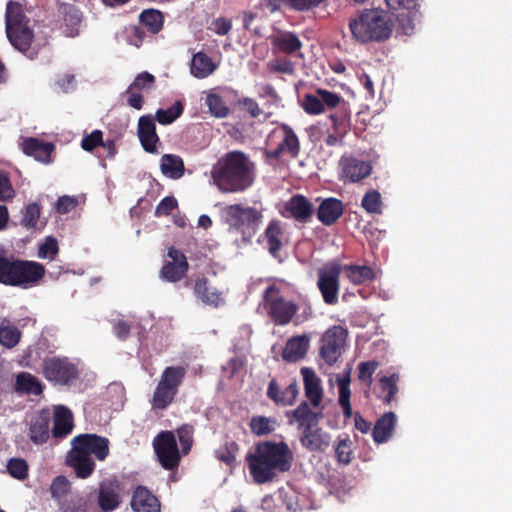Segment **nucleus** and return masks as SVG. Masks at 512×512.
Segmentation results:
<instances>
[{"instance_id": "c85d7f7f", "label": "nucleus", "mask_w": 512, "mask_h": 512, "mask_svg": "<svg viewBox=\"0 0 512 512\" xmlns=\"http://www.w3.org/2000/svg\"><path fill=\"white\" fill-rule=\"evenodd\" d=\"M22 150L26 155L34 157L37 161L49 164L55 145L51 142L30 137L23 141Z\"/></svg>"}, {"instance_id": "9d476101", "label": "nucleus", "mask_w": 512, "mask_h": 512, "mask_svg": "<svg viewBox=\"0 0 512 512\" xmlns=\"http://www.w3.org/2000/svg\"><path fill=\"white\" fill-rule=\"evenodd\" d=\"M348 103L339 94L318 88L314 94H306L302 100V108L309 115H319L326 110H334L344 104Z\"/></svg>"}, {"instance_id": "ddd939ff", "label": "nucleus", "mask_w": 512, "mask_h": 512, "mask_svg": "<svg viewBox=\"0 0 512 512\" xmlns=\"http://www.w3.org/2000/svg\"><path fill=\"white\" fill-rule=\"evenodd\" d=\"M109 444L108 438L92 433L79 434L71 441V446L90 457L93 455L98 461H104L109 455Z\"/></svg>"}, {"instance_id": "aec40b11", "label": "nucleus", "mask_w": 512, "mask_h": 512, "mask_svg": "<svg viewBox=\"0 0 512 512\" xmlns=\"http://www.w3.org/2000/svg\"><path fill=\"white\" fill-rule=\"evenodd\" d=\"M155 83L156 79L151 73L147 71L139 73L125 92L127 104L136 110L142 109L144 99L140 92L151 91L155 87Z\"/></svg>"}, {"instance_id": "052dcab7", "label": "nucleus", "mask_w": 512, "mask_h": 512, "mask_svg": "<svg viewBox=\"0 0 512 512\" xmlns=\"http://www.w3.org/2000/svg\"><path fill=\"white\" fill-rule=\"evenodd\" d=\"M71 483L70 481L63 475L57 476L53 479L50 486V493L52 498L60 499L63 496L67 495L70 491Z\"/></svg>"}, {"instance_id": "49530a36", "label": "nucleus", "mask_w": 512, "mask_h": 512, "mask_svg": "<svg viewBox=\"0 0 512 512\" xmlns=\"http://www.w3.org/2000/svg\"><path fill=\"white\" fill-rule=\"evenodd\" d=\"M240 447L234 440H227L215 450V457L226 466L234 468L237 464V455Z\"/></svg>"}, {"instance_id": "6e6552de", "label": "nucleus", "mask_w": 512, "mask_h": 512, "mask_svg": "<svg viewBox=\"0 0 512 512\" xmlns=\"http://www.w3.org/2000/svg\"><path fill=\"white\" fill-rule=\"evenodd\" d=\"M42 375L50 382L69 385L79 376V370L67 357H49L42 363Z\"/></svg>"}, {"instance_id": "a211bd4d", "label": "nucleus", "mask_w": 512, "mask_h": 512, "mask_svg": "<svg viewBox=\"0 0 512 512\" xmlns=\"http://www.w3.org/2000/svg\"><path fill=\"white\" fill-rule=\"evenodd\" d=\"M339 167L341 169L340 179L344 183L360 182L368 177L372 171L370 162L346 155L340 158Z\"/></svg>"}, {"instance_id": "37998d69", "label": "nucleus", "mask_w": 512, "mask_h": 512, "mask_svg": "<svg viewBox=\"0 0 512 512\" xmlns=\"http://www.w3.org/2000/svg\"><path fill=\"white\" fill-rule=\"evenodd\" d=\"M161 172L171 178L179 179L183 176L185 167L180 156L174 154H165L161 158Z\"/></svg>"}, {"instance_id": "e433bc0d", "label": "nucleus", "mask_w": 512, "mask_h": 512, "mask_svg": "<svg viewBox=\"0 0 512 512\" xmlns=\"http://www.w3.org/2000/svg\"><path fill=\"white\" fill-rule=\"evenodd\" d=\"M230 94L227 89H221L219 92L210 91L206 96V105L209 112L216 118H225L230 114L226 98Z\"/></svg>"}, {"instance_id": "a19ab883", "label": "nucleus", "mask_w": 512, "mask_h": 512, "mask_svg": "<svg viewBox=\"0 0 512 512\" xmlns=\"http://www.w3.org/2000/svg\"><path fill=\"white\" fill-rule=\"evenodd\" d=\"M217 66L213 63L212 59L203 52H198L193 55L191 60L190 71L191 74L199 79H203L211 75Z\"/></svg>"}, {"instance_id": "864d4df0", "label": "nucleus", "mask_w": 512, "mask_h": 512, "mask_svg": "<svg viewBox=\"0 0 512 512\" xmlns=\"http://www.w3.org/2000/svg\"><path fill=\"white\" fill-rule=\"evenodd\" d=\"M177 437L180 442L183 455H187L194 443V427L190 424H183L177 430Z\"/></svg>"}, {"instance_id": "f8f14e48", "label": "nucleus", "mask_w": 512, "mask_h": 512, "mask_svg": "<svg viewBox=\"0 0 512 512\" xmlns=\"http://www.w3.org/2000/svg\"><path fill=\"white\" fill-rule=\"evenodd\" d=\"M342 266L332 263L318 271L317 287L327 305L338 303Z\"/></svg>"}, {"instance_id": "c03bdc74", "label": "nucleus", "mask_w": 512, "mask_h": 512, "mask_svg": "<svg viewBox=\"0 0 512 512\" xmlns=\"http://www.w3.org/2000/svg\"><path fill=\"white\" fill-rule=\"evenodd\" d=\"M328 118L332 122V129L341 134H347L350 128L351 112L349 103H346L330 113Z\"/></svg>"}, {"instance_id": "dca6fc26", "label": "nucleus", "mask_w": 512, "mask_h": 512, "mask_svg": "<svg viewBox=\"0 0 512 512\" xmlns=\"http://www.w3.org/2000/svg\"><path fill=\"white\" fill-rule=\"evenodd\" d=\"M122 485L117 477L99 483L97 504L102 512H112L121 504Z\"/></svg>"}, {"instance_id": "1a4fd4ad", "label": "nucleus", "mask_w": 512, "mask_h": 512, "mask_svg": "<svg viewBox=\"0 0 512 512\" xmlns=\"http://www.w3.org/2000/svg\"><path fill=\"white\" fill-rule=\"evenodd\" d=\"M157 459L165 470H174L179 466L181 455L172 431L159 432L153 439Z\"/></svg>"}, {"instance_id": "c9c22d12", "label": "nucleus", "mask_w": 512, "mask_h": 512, "mask_svg": "<svg viewBox=\"0 0 512 512\" xmlns=\"http://www.w3.org/2000/svg\"><path fill=\"white\" fill-rule=\"evenodd\" d=\"M396 415L394 412L384 413L375 423L372 436L376 443L387 442L396 426Z\"/></svg>"}, {"instance_id": "a878e982", "label": "nucleus", "mask_w": 512, "mask_h": 512, "mask_svg": "<svg viewBox=\"0 0 512 512\" xmlns=\"http://www.w3.org/2000/svg\"><path fill=\"white\" fill-rule=\"evenodd\" d=\"M300 443L310 452H324L330 447L331 435L318 425L301 433Z\"/></svg>"}, {"instance_id": "c756f323", "label": "nucleus", "mask_w": 512, "mask_h": 512, "mask_svg": "<svg viewBox=\"0 0 512 512\" xmlns=\"http://www.w3.org/2000/svg\"><path fill=\"white\" fill-rule=\"evenodd\" d=\"M301 374L303 376L305 396L310 401L312 407L318 408L323 398L321 381L311 368L303 367Z\"/></svg>"}, {"instance_id": "5fc2aeb1", "label": "nucleus", "mask_w": 512, "mask_h": 512, "mask_svg": "<svg viewBox=\"0 0 512 512\" xmlns=\"http://www.w3.org/2000/svg\"><path fill=\"white\" fill-rule=\"evenodd\" d=\"M28 463L23 458H11L7 463L8 473L17 480H24L28 477Z\"/></svg>"}, {"instance_id": "69168bd1", "label": "nucleus", "mask_w": 512, "mask_h": 512, "mask_svg": "<svg viewBox=\"0 0 512 512\" xmlns=\"http://www.w3.org/2000/svg\"><path fill=\"white\" fill-rule=\"evenodd\" d=\"M103 144V133L101 130H93L85 135L81 140V147L87 152H92L95 148Z\"/></svg>"}, {"instance_id": "4c0bfd02", "label": "nucleus", "mask_w": 512, "mask_h": 512, "mask_svg": "<svg viewBox=\"0 0 512 512\" xmlns=\"http://www.w3.org/2000/svg\"><path fill=\"white\" fill-rule=\"evenodd\" d=\"M283 229L279 220H271L265 229L264 236L267 240V248L273 257H277L282 249Z\"/></svg>"}, {"instance_id": "393cba45", "label": "nucleus", "mask_w": 512, "mask_h": 512, "mask_svg": "<svg viewBox=\"0 0 512 512\" xmlns=\"http://www.w3.org/2000/svg\"><path fill=\"white\" fill-rule=\"evenodd\" d=\"M137 135L143 149L151 154L157 153L159 136L156 132L155 119L152 115H143L138 119Z\"/></svg>"}, {"instance_id": "603ef678", "label": "nucleus", "mask_w": 512, "mask_h": 512, "mask_svg": "<svg viewBox=\"0 0 512 512\" xmlns=\"http://www.w3.org/2000/svg\"><path fill=\"white\" fill-rule=\"evenodd\" d=\"M16 259L0 255V283L14 286Z\"/></svg>"}, {"instance_id": "774afa93", "label": "nucleus", "mask_w": 512, "mask_h": 512, "mask_svg": "<svg viewBox=\"0 0 512 512\" xmlns=\"http://www.w3.org/2000/svg\"><path fill=\"white\" fill-rule=\"evenodd\" d=\"M178 206V202L174 196H166L164 197L156 207L155 215L157 217L163 215H169L171 212L176 209Z\"/></svg>"}, {"instance_id": "680f3d73", "label": "nucleus", "mask_w": 512, "mask_h": 512, "mask_svg": "<svg viewBox=\"0 0 512 512\" xmlns=\"http://www.w3.org/2000/svg\"><path fill=\"white\" fill-rule=\"evenodd\" d=\"M361 205L368 213H381L380 193L376 190L367 192L362 198Z\"/></svg>"}, {"instance_id": "0e129e2a", "label": "nucleus", "mask_w": 512, "mask_h": 512, "mask_svg": "<svg viewBox=\"0 0 512 512\" xmlns=\"http://www.w3.org/2000/svg\"><path fill=\"white\" fill-rule=\"evenodd\" d=\"M59 247L56 238L52 236L46 237L44 243L39 247L38 256L40 258H49L53 260L58 254Z\"/></svg>"}, {"instance_id": "13d9d810", "label": "nucleus", "mask_w": 512, "mask_h": 512, "mask_svg": "<svg viewBox=\"0 0 512 512\" xmlns=\"http://www.w3.org/2000/svg\"><path fill=\"white\" fill-rule=\"evenodd\" d=\"M63 512H88L87 500L79 495H71L61 505Z\"/></svg>"}, {"instance_id": "20e7f679", "label": "nucleus", "mask_w": 512, "mask_h": 512, "mask_svg": "<svg viewBox=\"0 0 512 512\" xmlns=\"http://www.w3.org/2000/svg\"><path fill=\"white\" fill-rule=\"evenodd\" d=\"M353 38L359 43L383 42L392 34L386 16L378 10L365 9L349 22Z\"/></svg>"}, {"instance_id": "4d7b16f0", "label": "nucleus", "mask_w": 512, "mask_h": 512, "mask_svg": "<svg viewBox=\"0 0 512 512\" xmlns=\"http://www.w3.org/2000/svg\"><path fill=\"white\" fill-rule=\"evenodd\" d=\"M379 362L375 360L361 362L358 365V379L366 383L368 387L373 382V374L376 372Z\"/></svg>"}, {"instance_id": "72a5a7b5", "label": "nucleus", "mask_w": 512, "mask_h": 512, "mask_svg": "<svg viewBox=\"0 0 512 512\" xmlns=\"http://www.w3.org/2000/svg\"><path fill=\"white\" fill-rule=\"evenodd\" d=\"M59 14L62 16L64 34L67 37H75L79 34V26L82 21L80 10L72 4L62 3L59 6Z\"/></svg>"}, {"instance_id": "79ce46f5", "label": "nucleus", "mask_w": 512, "mask_h": 512, "mask_svg": "<svg viewBox=\"0 0 512 512\" xmlns=\"http://www.w3.org/2000/svg\"><path fill=\"white\" fill-rule=\"evenodd\" d=\"M346 277L355 285H363L371 282L375 278L373 269L366 265H344Z\"/></svg>"}, {"instance_id": "cd10ccee", "label": "nucleus", "mask_w": 512, "mask_h": 512, "mask_svg": "<svg viewBox=\"0 0 512 512\" xmlns=\"http://www.w3.org/2000/svg\"><path fill=\"white\" fill-rule=\"evenodd\" d=\"M131 506L135 512H161V504L156 496L145 486H137Z\"/></svg>"}, {"instance_id": "f704fd0d", "label": "nucleus", "mask_w": 512, "mask_h": 512, "mask_svg": "<svg viewBox=\"0 0 512 512\" xmlns=\"http://www.w3.org/2000/svg\"><path fill=\"white\" fill-rule=\"evenodd\" d=\"M309 337L307 335L294 336L290 338L283 350L282 357L288 362H296L306 355L309 348Z\"/></svg>"}, {"instance_id": "3c124183", "label": "nucleus", "mask_w": 512, "mask_h": 512, "mask_svg": "<svg viewBox=\"0 0 512 512\" xmlns=\"http://www.w3.org/2000/svg\"><path fill=\"white\" fill-rule=\"evenodd\" d=\"M183 110V104L180 101H176L167 109H158L154 119L162 125H169L182 115Z\"/></svg>"}, {"instance_id": "39448f33", "label": "nucleus", "mask_w": 512, "mask_h": 512, "mask_svg": "<svg viewBox=\"0 0 512 512\" xmlns=\"http://www.w3.org/2000/svg\"><path fill=\"white\" fill-rule=\"evenodd\" d=\"M186 373L187 371L183 366H168L162 371L153 392L152 410H165L174 402Z\"/></svg>"}, {"instance_id": "4be33fe9", "label": "nucleus", "mask_w": 512, "mask_h": 512, "mask_svg": "<svg viewBox=\"0 0 512 512\" xmlns=\"http://www.w3.org/2000/svg\"><path fill=\"white\" fill-rule=\"evenodd\" d=\"M269 39L274 52H279L289 56H302L300 51L303 47V43L295 32L278 29L269 37Z\"/></svg>"}, {"instance_id": "de8ad7c7", "label": "nucleus", "mask_w": 512, "mask_h": 512, "mask_svg": "<svg viewBox=\"0 0 512 512\" xmlns=\"http://www.w3.org/2000/svg\"><path fill=\"white\" fill-rule=\"evenodd\" d=\"M249 427L254 435L266 436L275 431L277 420L272 417L253 416L250 420Z\"/></svg>"}, {"instance_id": "412c9836", "label": "nucleus", "mask_w": 512, "mask_h": 512, "mask_svg": "<svg viewBox=\"0 0 512 512\" xmlns=\"http://www.w3.org/2000/svg\"><path fill=\"white\" fill-rule=\"evenodd\" d=\"M283 153L292 158H297L300 153V142L294 130L287 124L281 126V141L273 150L264 152L266 160H278Z\"/></svg>"}, {"instance_id": "8fccbe9b", "label": "nucleus", "mask_w": 512, "mask_h": 512, "mask_svg": "<svg viewBox=\"0 0 512 512\" xmlns=\"http://www.w3.org/2000/svg\"><path fill=\"white\" fill-rule=\"evenodd\" d=\"M21 338V331L9 322L0 325V344L6 348L15 347Z\"/></svg>"}, {"instance_id": "f03ea898", "label": "nucleus", "mask_w": 512, "mask_h": 512, "mask_svg": "<svg viewBox=\"0 0 512 512\" xmlns=\"http://www.w3.org/2000/svg\"><path fill=\"white\" fill-rule=\"evenodd\" d=\"M211 173L221 192H244L254 183L255 164L244 152L234 150L223 155Z\"/></svg>"}, {"instance_id": "423d86ee", "label": "nucleus", "mask_w": 512, "mask_h": 512, "mask_svg": "<svg viewBox=\"0 0 512 512\" xmlns=\"http://www.w3.org/2000/svg\"><path fill=\"white\" fill-rule=\"evenodd\" d=\"M221 217L231 230L251 238L259 229L263 214L261 210L251 206L231 204L221 210Z\"/></svg>"}, {"instance_id": "ea45409f", "label": "nucleus", "mask_w": 512, "mask_h": 512, "mask_svg": "<svg viewBox=\"0 0 512 512\" xmlns=\"http://www.w3.org/2000/svg\"><path fill=\"white\" fill-rule=\"evenodd\" d=\"M399 374L392 373L389 376H382L378 380L379 391L377 392V397L382 400L385 405H389L396 394L398 393V382H399Z\"/></svg>"}, {"instance_id": "f257e3e1", "label": "nucleus", "mask_w": 512, "mask_h": 512, "mask_svg": "<svg viewBox=\"0 0 512 512\" xmlns=\"http://www.w3.org/2000/svg\"><path fill=\"white\" fill-rule=\"evenodd\" d=\"M246 462L253 481L265 484L291 470L294 454L286 442L266 440L254 445V451L246 455Z\"/></svg>"}, {"instance_id": "9b49d317", "label": "nucleus", "mask_w": 512, "mask_h": 512, "mask_svg": "<svg viewBox=\"0 0 512 512\" xmlns=\"http://www.w3.org/2000/svg\"><path fill=\"white\" fill-rule=\"evenodd\" d=\"M348 332L342 326L334 325L321 338L320 356L330 366L335 364L346 346Z\"/></svg>"}, {"instance_id": "0eeeda50", "label": "nucleus", "mask_w": 512, "mask_h": 512, "mask_svg": "<svg viewBox=\"0 0 512 512\" xmlns=\"http://www.w3.org/2000/svg\"><path fill=\"white\" fill-rule=\"evenodd\" d=\"M263 308L274 325L286 326L293 320L300 306L294 301L286 300L281 289L273 284L263 293Z\"/></svg>"}, {"instance_id": "e2e57ef3", "label": "nucleus", "mask_w": 512, "mask_h": 512, "mask_svg": "<svg viewBox=\"0 0 512 512\" xmlns=\"http://www.w3.org/2000/svg\"><path fill=\"white\" fill-rule=\"evenodd\" d=\"M41 214L40 206L37 203L29 204L23 214L21 223L26 228H35Z\"/></svg>"}, {"instance_id": "b1692460", "label": "nucleus", "mask_w": 512, "mask_h": 512, "mask_svg": "<svg viewBox=\"0 0 512 512\" xmlns=\"http://www.w3.org/2000/svg\"><path fill=\"white\" fill-rule=\"evenodd\" d=\"M51 413L42 409L31 416L29 421V439L36 445L46 443L50 437Z\"/></svg>"}, {"instance_id": "5701e85b", "label": "nucleus", "mask_w": 512, "mask_h": 512, "mask_svg": "<svg viewBox=\"0 0 512 512\" xmlns=\"http://www.w3.org/2000/svg\"><path fill=\"white\" fill-rule=\"evenodd\" d=\"M299 394V387L296 379H291L284 387L280 386L276 379L268 383L267 397L277 406H291Z\"/></svg>"}, {"instance_id": "f3484780", "label": "nucleus", "mask_w": 512, "mask_h": 512, "mask_svg": "<svg viewBox=\"0 0 512 512\" xmlns=\"http://www.w3.org/2000/svg\"><path fill=\"white\" fill-rule=\"evenodd\" d=\"M167 256L171 259L164 263L160 270V277L168 282L176 283L181 281L189 270V263L185 254L170 247Z\"/></svg>"}, {"instance_id": "473e14b6", "label": "nucleus", "mask_w": 512, "mask_h": 512, "mask_svg": "<svg viewBox=\"0 0 512 512\" xmlns=\"http://www.w3.org/2000/svg\"><path fill=\"white\" fill-rule=\"evenodd\" d=\"M193 292L197 299L206 305L219 307L224 303L222 292L217 288L210 286L209 280L206 277L198 278L195 281Z\"/></svg>"}, {"instance_id": "58836bf2", "label": "nucleus", "mask_w": 512, "mask_h": 512, "mask_svg": "<svg viewBox=\"0 0 512 512\" xmlns=\"http://www.w3.org/2000/svg\"><path fill=\"white\" fill-rule=\"evenodd\" d=\"M15 390L20 393L38 396L42 394L44 385L31 373L20 372L16 376Z\"/></svg>"}, {"instance_id": "bf43d9fd", "label": "nucleus", "mask_w": 512, "mask_h": 512, "mask_svg": "<svg viewBox=\"0 0 512 512\" xmlns=\"http://www.w3.org/2000/svg\"><path fill=\"white\" fill-rule=\"evenodd\" d=\"M271 72L293 75L295 73V63L286 57L275 58L268 63Z\"/></svg>"}, {"instance_id": "a18cd8bd", "label": "nucleus", "mask_w": 512, "mask_h": 512, "mask_svg": "<svg viewBox=\"0 0 512 512\" xmlns=\"http://www.w3.org/2000/svg\"><path fill=\"white\" fill-rule=\"evenodd\" d=\"M350 372H347V374L337 379V386L339 391V398L338 402L339 405L343 409V414L346 419L351 418L353 412L352 407L350 403V397H351V390H350Z\"/></svg>"}, {"instance_id": "6e6d98bb", "label": "nucleus", "mask_w": 512, "mask_h": 512, "mask_svg": "<svg viewBox=\"0 0 512 512\" xmlns=\"http://www.w3.org/2000/svg\"><path fill=\"white\" fill-rule=\"evenodd\" d=\"M352 442L348 435L344 438H340L335 448V456L339 463L344 465L349 464L352 461Z\"/></svg>"}, {"instance_id": "6ab92c4d", "label": "nucleus", "mask_w": 512, "mask_h": 512, "mask_svg": "<svg viewBox=\"0 0 512 512\" xmlns=\"http://www.w3.org/2000/svg\"><path fill=\"white\" fill-rule=\"evenodd\" d=\"M280 214L284 218L294 219L305 224L311 220L314 208L313 204L304 195L295 194L284 203Z\"/></svg>"}, {"instance_id": "7ed1b4c3", "label": "nucleus", "mask_w": 512, "mask_h": 512, "mask_svg": "<svg viewBox=\"0 0 512 512\" xmlns=\"http://www.w3.org/2000/svg\"><path fill=\"white\" fill-rule=\"evenodd\" d=\"M6 33L12 46L33 60L38 56L39 47L33 45L34 34L28 26L29 19L19 3L10 1L6 7Z\"/></svg>"}, {"instance_id": "bb28decb", "label": "nucleus", "mask_w": 512, "mask_h": 512, "mask_svg": "<svg viewBox=\"0 0 512 512\" xmlns=\"http://www.w3.org/2000/svg\"><path fill=\"white\" fill-rule=\"evenodd\" d=\"M67 464L74 469L75 475L80 479L89 478L96 467L92 457L82 453L73 446L67 455Z\"/></svg>"}, {"instance_id": "09e8293b", "label": "nucleus", "mask_w": 512, "mask_h": 512, "mask_svg": "<svg viewBox=\"0 0 512 512\" xmlns=\"http://www.w3.org/2000/svg\"><path fill=\"white\" fill-rule=\"evenodd\" d=\"M140 22L152 34H157L163 28V15L156 9H146L139 16Z\"/></svg>"}, {"instance_id": "2f4dec72", "label": "nucleus", "mask_w": 512, "mask_h": 512, "mask_svg": "<svg viewBox=\"0 0 512 512\" xmlns=\"http://www.w3.org/2000/svg\"><path fill=\"white\" fill-rule=\"evenodd\" d=\"M74 428L73 414L71 410L63 405L54 409V425L51 430L52 436L56 439L66 438Z\"/></svg>"}, {"instance_id": "7c9ffc66", "label": "nucleus", "mask_w": 512, "mask_h": 512, "mask_svg": "<svg viewBox=\"0 0 512 512\" xmlns=\"http://www.w3.org/2000/svg\"><path fill=\"white\" fill-rule=\"evenodd\" d=\"M344 213L343 202L339 199L330 197L324 199L318 209L317 218L325 226L335 224Z\"/></svg>"}, {"instance_id": "4468645a", "label": "nucleus", "mask_w": 512, "mask_h": 512, "mask_svg": "<svg viewBox=\"0 0 512 512\" xmlns=\"http://www.w3.org/2000/svg\"><path fill=\"white\" fill-rule=\"evenodd\" d=\"M45 272L44 265L39 262L16 259V272L13 287L28 289L37 286L44 278Z\"/></svg>"}, {"instance_id": "338daca9", "label": "nucleus", "mask_w": 512, "mask_h": 512, "mask_svg": "<svg viewBox=\"0 0 512 512\" xmlns=\"http://www.w3.org/2000/svg\"><path fill=\"white\" fill-rule=\"evenodd\" d=\"M15 196V190L12 186L8 174L0 171V201H8Z\"/></svg>"}, {"instance_id": "2eb2a0df", "label": "nucleus", "mask_w": 512, "mask_h": 512, "mask_svg": "<svg viewBox=\"0 0 512 512\" xmlns=\"http://www.w3.org/2000/svg\"><path fill=\"white\" fill-rule=\"evenodd\" d=\"M289 425H296L303 433L319 425L323 418V409L313 410L307 401H302L295 409L285 413Z\"/></svg>"}]
</instances>
